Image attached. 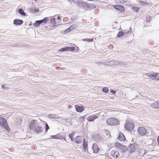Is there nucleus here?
<instances>
[{
    "label": "nucleus",
    "instance_id": "f257e3e1",
    "mask_svg": "<svg viewBox=\"0 0 159 159\" xmlns=\"http://www.w3.org/2000/svg\"><path fill=\"white\" fill-rule=\"evenodd\" d=\"M106 122L108 125L111 126L117 125H119L120 123V122L118 120L114 117L108 118Z\"/></svg>",
    "mask_w": 159,
    "mask_h": 159
},
{
    "label": "nucleus",
    "instance_id": "f03ea898",
    "mask_svg": "<svg viewBox=\"0 0 159 159\" xmlns=\"http://www.w3.org/2000/svg\"><path fill=\"white\" fill-rule=\"evenodd\" d=\"M129 30H122L119 31L117 34V37L119 38L124 37L126 36L128 34L130 33L131 29L130 28Z\"/></svg>",
    "mask_w": 159,
    "mask_h": 159
},
{
    "label": "nucleus",
    "instance_id": "7ed1b4c3",
    "mask_svg": "<svg viewBox=\"0 0 159 159\" xmlns=\"http://www.w3.org/2000/svg\"><path fill=\"white\" fill-rule=\"evenodd\" d=\"M39 124L36 120H32L30 122L29 128L30 129L33 131L35 128L38 127Z\"/></svg>",
    "mask_w": 159,
    "mask_h": 159
},
{
    "label": "nucleus",
    "instance_id": "20e7f679",
    "mask_svg": "<svg viewBox=\"0 0 159 159\" xmlns=\"http://www.w3.org/2000/svg\"><path fill=\"white\" fill-rule=\"evenodd\" d=\"M0 126L4 128L5 129H8V126L6 120L2 117H0Z\"/></svg>",
    "mask_w": 159,
    "mask_h": 159
},
{
    "label": "nucleus",
    "instance_id": "39448f33",
    "mask_svg": "<svg viewBox=\"0 0 159 159\" xmlns=\"http://www.w3.org/2000/svg\"><path fill=\"white\" fill-rule=\"evenodd\" d=\"M115 145L117 148L118 149L120 150L122 153L125 152L127 149L125 146L122 145L119 143H116Z\"/></svg>",
    "mask_w": 159,
    "mask_h": 159
},
{
    "label": "nucleus",
    "instance_id": "423d86ee",
    "mask_svg": "<svg viewBox=\"0 0 159 159\" xmlns=\"http://www.w3.org/2000/svg\"><path fill=\"white\" fill-rule=\"evenodd\" d=\"M145 75L148 76L152 78V80H159V73H146Z\"/></svg>",
    "mask_w": 159,
    "mask_h": 159
},
{
    "label": "nucleus",
    "instance_id": "0eeeda50",
    "mask_svg": "<svg viewBox=\"0 0 159 159\" xmlns=\"http://www.w3.org/2000/svg\"><path fill=\"white\" fill-rule=\"evenodd\" d=\"M134 127V125L132 122H127L125 127L128 131L132 130Z\"/></svg>",
    "mask_w": 159,
    "mask_h": 159
},
{
    "label": "nucleus",
    "instance_id": "6e6552de",
    "mask_svg": "<svg viewBox=\"0 0 159 159\" xmlns=\"http://www.w3.org/2000/svg\"><path fill=\"white\" fill-rule=\"evenodd\" d=\"M138 131L141 135H145L147 134L146 129L143 127H139Z\"/></svg>",
    "mask_w": 159,
    "mask_h": 159
},
{
    "label": "nucleus",
    "instance_id": "1a4fd4ad",
    "mask_svg": "<svg viewBox=\"0 0 159 159\" xmlns=\"http://www.w3.org/2000/svg\"><path fill=\"white\" fill-rule=\"evenodd\" d=\"M92 137L93 140L97 142H100L102 140V138L98 134H94Z\"/></svg>",
    "mask_w": 159,
    "mask_h": 159
},
{
    "label": "nucleus",
    "instance_id": "9d476101",
    "mask_svg": "<svg viewBox=\"0 0 159 159\" xmlns=\"http://www.w3.org/2000/svg\"><path fill=\"white\" fill-rule=\"evenodd\" d=\"M110 156L114 158H116L120 156V154L117 151H112L110 153Z\"/></svg>",
    "mask_w": 159,
    "mask_h": 159
},
{
    "label": "nucleus",
    "instance_id": "9b49d317",
    "mask_svg": "<svg viewBox=\"0 0 159 159\" xmlns=\"http://www.w3.org/2000/svg\"><path fill=\"white\" fill-rule=\"evenodd\" d=\"M92 149L94 153H97L99 150V149L98 145L96 143H93L92 147Z\"/></svg>",
    "mask_w": 159,
    "mask_h": 159
},
{
    "label": "nucleus",
    "instance_id": "f8f14e48",
    "mask_svg": "<svg viewBox=\"0 0 159 159\" xmlns=\"http://www.w3.org/2000/svg\"><path fill=\"white\" fill-rule=\"evenodd\" d=\"M114 8L117 10H119L121 11H124L125 10L124 7L121 5H111Z\"/></svg>",
    "mask_w": 159,
    "mask_h": 159
},
{
    "label": "nucleus",
    "instance_id": "ddd939ff",
    "mask_svg": "<svg viewBox=\"0 0 159 159\" xmlns=\"http://www.w3.org/2000/svg\"><path fill=\"white\" fill-rule=\"evenodd\" d=\"M77 6L83 8H85L87 5V2H83V1H78L77 2Z\"/></svg>",
    "mask_w": 159,
    "mask_h": 159
},
{
    "label": "nucleus",
    "instance_id": "4468645a",
    "mask_svg": "<svg viewBox=\"0 0 159 159\" xmlns=\"http://www.w3.org/2000/svg\"><path fill=\"white\" fill-rule=\"evenodd\" d=\"M23 23V21L22 20L18 19H16L13 21V24L17 25H21Z\"/></svg>",
    "mask_w": 159,
    "mask_h": 159
},
{
    "label": "nucleus",
    "instance_id": "2eb2a0df",
    "mask_svg": "<svg viewBox=\"0 0 159 159\" xmlns=\"http://www.w3.org/2000/svg\"><path fill=\"white\" fill-rule=\"evenodd\" d=\"M43 129L38 125V127H37L33 131L36 133H41L43 131Z\"/></svg>",
    "mask_w": 159,
    "mask_h": 159
},
{
    "label": "nucleus",
    "instance_id": "dca6fc26",
    "mask_svg": "<svg viewBox=\"0 0 159 159\" xmlns=\"http://www.w3.org/2000/svg\"><path fill=\"white\" fill-rule=\"evenodd\" d=\"M98 118V116L96 115H91L89 116L87 119L89 121H92Z\"/></svg>",
    "mask_w": 159,
    "mask_h": 159
},
{
    "label": "nucleus",
    "instance_id": "f3484780",
    "mask_svg": "<svg viewBox=\"0 0 159 159\" xmlns=\"http://www.w3.org/2000/svg\"><path fill=\"white\" fill-rule=\"evenodd\" d=\"M151 106L156 109H159V101L151 104Z\"/></svg>",
    "mask_w": 159,
    "mask_h": 159
},
{
    "label": "nucleus",
    "instance_id": "a211bd4d",
    "mask_svg": "<svg viewBox=\"0 0 159 159\" xmlns=\"http://www.w3.org/2000/svg\"><path fill=\"white\" fill-rule=\"evenodd\" d=\"M118 139L120 141H124L125 139V138L124 135L120 133L119 135Z\"/></svg>",
    "mask_w": 159,
    "mask_h": 159
},
{
    "label": "nucleus",
    "instance_id": "6ab92c4d",
    "mask_svg": "<svg viewBox=\"0 0 159 159\" xmlns=\"http://www.w3.org/2000/svg\"><path fill=\"white\" fill-rule=\"evenodd\" d=\"M75 108L77 111L81 112L83 111L84 108L82 106H75Z\"/></svg>",
    "mask_w": 159,
    "mask_h": 159
},
{
    "label": "nucleus",
    "instance_id": "aec40b11",
    "mask_svg": "<svg viewBox=\"0 0 159 159\" xmlns=\"http://www.w3.org/2000/svg\"><path fill=\"white\" fill-rule=\"evenodd\" d=\"M48 117L49 118L54 119V118L56 119H60L61 118L60 117L58 116L57 115H54V114H49L48 115Z\"/></svg>",
    "mask_w": 159,
    "mask_h": 159
},
{
    "label": "nucleus",
    "instance_id": "412c9836",
    "mask_svg": "<svg viewBox=\"0 0 159 159\" xmlns=\"http://www.w3.org/2000/svg\"><path fill=\"white\" fill-rule=\"evenodd\" d=\"M75 142L77 144L80 143L82 142V139L80 136H77L75 139Z\"/></svg>",
    "mask_w": 159,
    "mask_h": 159
},
{
    "label": "nucleus",
    "instance_id": "4be33fe9",
    "mask_svg": "<svg viewBox=\"0 0 159 159\" xmlns=\"http://www.w3.org/2000/svg\"><path fill=\"white\" fill-rule=\"evenodd\" d=\"M30 12L36 13L38 12L39 11V9L38 8H36L34 7L30 8Z\"/></svg>",
    "mask_w": 159,
    "mask_h": 159
},
{
    "label": "nucleus",
    "instance_id": "5701e85b",
    "mask_svg": "<svg viewBox=\"0 0 159 159\" xmlns=\"http://www.w3.org/2000/svg\"><path fill=\"white\" fill-rule=\"evenodd\" d=\"M88 8L90 9H94L96 8V6L94 5H93L91 4L88 3L87 2L86 6Z\"/></svg>",
    "mask_w": 159,
    "mask_h": 159
},
{
    "label": "nucleus",
    "instance_id": "b1692460",
    "mask_svg": "<svg viewBox=\"0 0 159 159\" xmlns=\"http://www.w3.org/2000/svg\"><path fill=\"white\" fill-rule=\"evenodd\" d=\"M77 25L76 24H74L70 26L69 28V31H71L73 30L76 29H77Z\"/></svg>",
    "mask_w": 159,
    "mask_h": 159
},
{
    "label": "nucleus",
    "instance_id": "393cba45",
    "mask_svg": "<svg viewBox=\"0 0 159 159\" xmlns=\"http://www.w3.org/2000/svg\"><path fill=\"white\" fill-rule=\"evenodd\" d=\"M51 138H52V139H63V137H60V136L59 135H51Z\"/></svg>",
    "mask_w": 159,
    "mask_h": 159
},
{
    "label": "nucleus",
    "instance_id": "a878e982",
    "mask_svg": "<svg viewBox=\"0 0 159 159\" xmlns=\"http://www.w3.org/2000/svg\"><path fill=\"white\" fill-rule=\"evenodd\" d=\"M18 13L22 16H25L26 15L24 11V10L22 8H20L18 10Z\"/></svg>",
    "mask_w": 159,
    "mask_h": 159
},
{
    "label": "nucleus",
    "instance_id": "bb28decb",
    "mask_svg": "<svg viewBox=\"0 0 159 159\" xmlns=\"http://www.w3.org/2000/svg\"><path fill=\"white\" fill-rule=\"evenodd\" d=\"M41 24L40 20H36L35 22L33 24V26L34 27H37Z\"/></svg>",
    "mask_w": 159,
    "mask_h": 159
},
{
    "label": "nucleus",
    "instance_id": "cd10ccee",
    "mask_svg": "<svg viewBox=\"0 0 159 159\" xmlns=\"http://www.w3.org/2000/svg\"><path fill=\"white\" fill-rule=\"evenodd\" d=\"M48 17H45L43 19L40 20L41 24L42 23H46L48 21L49 19Z\"/></svg>",
    "mask_w": 159,
    "mask_h": 159
},
{
    "label": "nucleus",
    "instance_id": "c85d7f7f",
    "mask_svg": "<svg viewBox=\"0 0 159 159\" xmlns=\"http://www.w3.org/2000/svg\"><path fill=\"white\" fill-rule=\"evenodd\" d=\"M139 4L141 5V6H148L149 4L148 3H146V2L140 1L139 0Z\"/></svg>",
    "mask_w": 159,
    "mask_h": 159
},
{
    "label": "nucleus",
    "instance_id": "c756f323",
    "mask_svg": "<svg viewBox=\"0 0 159 159\" xmlns=\"http://www.w3.org/2000/svg\"><path fill=\"white\" fill-rule=\"evenodd\" d=\"M87 146L88 144L87 142H86L85 141V139H84L83 147L85 151L86 150V149L87 148Z\"/></svg>",
    "mask_w": 159,
    "mask_h": 159
},
{
    "label": "nucleus",
    "instance_id": "7c9ffc66",
    "mask_svg": "<svg viewBox=\"0 0 159 159\" xmlns=\"http://www.w3.org/2000/svg\"><path fill=\"white\" fill-rule=\"evenodd\" d=\"M50 23L52 25H54L56 24L55 18L51 19L50 20Z\"/></svg>",
    "mask_w": 159,
    "mask_h": 159
},
{
    "label": "nucleus",
    "instance_id": "2f4dec72",
    "mask_svg": "<svg viewBox=\"0 0 159 159\" xmlns=\"http://www.w3.org/2000/svg\"><path fill=\"white\" fill-rule=\"evenodd\" d=\"M68 47H65L59 50V51L64 52L66 51H67Z\"/></svg>",
    "mask_w": 159,
    "mask_h": 159
},
{
    "label": "nucleus",
    "instance_id": "473e14b6",
    "mask_svg": "<svg viewBox=\"0 0 159 159\" xmlns=\"http://www.w3.org/2000/svg\"><path fill=\"white\" fill-rule=\"evenodd\" d=\"M146 20L147 22H149L151 20V17L148 16L146 17Z\"/></svg>",
    "mask_w": 159,
    "mask_h": 159
},
{
    "label": "nucleus",
    "instance_id": "72a5a7b5",
    "mask_svg": "<svg viewBox=\"0 0 159 159\" xmlns=\"http://www.w3.org/2000/svg\"><path fill=\"white\" fill-rule=\"evenodd\" d=\"M67 51H73L74 50L75 48L74 47H68Z\"/></svg>",
    "mask_w": 159,
    "mask_h": 159
},
{
    "label": "nucleus",
    "instance_id": "f704fd0d",
    "mask_svg": "<svg viewBox=\"0 0 159 159\" xmlns=\"http://www.w3.org/2000/svg\"><path fill=\"white\" fill-rule=\"evenodd\" d=\"M109 89L108 88L106 87H104L102 89V91L103 92L107 93L108 92Z\"/></svg>",
    "mask_w": 159,
    "mask_h": 159
},
{
    "label": "nucleus",
    "instance_id": "c9c22d12",
    "mask_svg": "<svg viewBox=\"0 0 159 159\" xmlns=\"http://www.w3.org/2000/svg\"><path fill=\"white\" fill-rule=\"evenodd\" d=\"M83 40L86 41L87 42H91L93 41V39H83Z\"/></svg>",
    "mask_w": 159,
    "mask_h": 159
},
{
    "label": "nucleus",
    "instance_id": "e433bc0d",
    "mask_svg": "<svg viewBox=\"0 0 159 159\" xmlns=\"http://www.w3.org/2000/svg\"><path fill=\"white\" fill-rule=\"evenodd\" d=\"M132 9L134 11H137L139 10V8L137 7H132Z\"/></svg>",
    "mask_w": 159,
    "mask_h": 159
},
{
    "label": "nucleus",
    "instance_id": "4c0bfd02",
    "mask_svg": "<svg viewBox=\"0 0 159 159\" xmlns=\"http://www.w3.org/2000/svg\"><path fill=\"white\" fill-rule=\"evenodd\" d=\"M120 4H124L127 3L128 2V0H120Z\"/></svg>",
    "mask_w": 159,
    "mask_h": 159
},
{
    "label": "nucleus",
    "instance_id": "58836bf2",
    "mask_svg": "<svg viewBox=\"0 0 159 159\" xmlns=\"http://www.w3.org/2000/svg\"><path fill=\"white\" fill-rule=\"evenodd\" d=\"M49 127L48 125V124L46 123V125H45V130L46 132H47L48 130L49 129Z\"/></svg>",
    "mask_w": 159,
    "mask_h": 159
},
{
    "label": "nucleus",
    "instance_id": "ea45409f",
    "mask_svg": "<svg viewBox=\"0 0 159 159\" xmlns=\"http://www.w3.org/2000/svg\"><path fill=\"white\" fill-rule=\"evenodd\" d=\"M74 135V133H72L69 134V137L70 139H72V138H73Z\"/></svg>",
    "mask_w": 159,
    "mask_h": 159
},
{
    "label": "nucleus",
    "instance_id": "a19ab883",
    "mask_svg": "<svg viewBox=\"0 0 159 159\" xmlns=\"http://www.w3.org/2000/svg\"><path fill=\"white\" fill-rule=\"evenodd\" d=\"M2 88L3 89H8V87L4 85H2Z\"/></svg>",
    "mask_w": 159,
    "mask_h": 159
},
{
    "label": "nucleus",
    "instance_id": "79ce46f5",
    "mask_svg": "<svg viewBox=\"0 0 159 159\" xmlns=\"http://www.w3.org/2000/svg\"><path fill=\"white\" fill-rule=\"evenodd\" d=\"M110 92L113 94H114L116 93V91L112 89H111L110 90Z\"/></svg>",
    "mask_w": 159,
    "mask_h": 159
},
{
    "label": "nucleus",
    "instance_id": "37998d69",
    "mask_svg": "<svg viewBox=\"0 0 159 159\" xmlns=\"http://www.w3.org/2000/svg\"><path fill=\"white\" fill-rule=\"evenodd\" d=\"M115 1L116 3L120 4V0H115Z\"/></svg>",
    "mask_w": 159,
    "mask_h": 159
},
{
    "label": "nucleus",
    "instance_id": "c03bdc74",
    "mask_svg": "<svg viewBox=\"0 0 159 159\" xmlns=\"http://www.w3.org/2000/svg\"><path fill=\"white\" fill-rule=\"evenodd\" d=\"M131 150H132L131 151V153H132L133 152H134V150H135V148H134V147H133V149H132V148L131 147Z\"/></svg>",
    "mask_w": 159,
    "mask_h": 159
},
{
    "label": "nucleus",
    "instance_id": "a18cd8bd",
    "mask_svg": "<svg viewBox=\"0 0 159 159\" xmlns=\"http://www.w3.org/2000/svg\"><path fill=\"white\" fill-rule=\"evenodd\" d=\"M84 118V116H81L80 117V120H82Z\"/></svg>",
    "mask_w": 159,
    "mask_h": 159
},
{
    "label": "nucleus",
    "instance_id": "49530a36",
    "mask_svg": "<svg viewBox=\"0 0 159 159\" xmlns=\"http://www.w3.org/2000/svg\"><path fill=\"white\" fill-rule=\"evenodd\" d=\"M72 108V106L70 105H69L68 106V108L69 109H71Z\"/></svg>",
    "mask_w": 159,
    "mask_h": 159
},
{
    "label": "nucleus",
    "instance_id": "de8ad7c7",
    "mask_svg": "<svg viewBox=\"0 0 159 159\" xmlns=\"http://www.w3.org/2000/svg\"><path fill=\"white\" fill-rule=\"evenodd\" d=\"M157 141L158 142V143L159 144V137H158V138H157Z\"/></svg>",
    "mask_w": 159,
    "mask_h": 159
},
{
    "label": "nucleus",
    "instance_id": "09e8293b",
    "mask_svg": "<svg viewBox=\"0 0 159 159\" xmlns=\"http://www.w3.org/2000/svg\"><path fill=\"white\" fill-rule=\"evenodd\" d=\"M57 19L58 20H60L61 19V17L59 16H58Z\"/></svg>",
    "mask_w": 159,
    "mask_h": 159
},
{
    "label": "nucleus",
    "instance_id": "8fccbe9b",
    "mask_svg": "<svg viewBox=\"0 0 159 159\" xmlns=\"http://www.w3.org/2000/svg\"><path fill=\"white\" fill-rule=\"evenodd\" d=\"M70 1L71 2H75V1L74 0H70Z\"/></svg>",
    "mask_w": 159,
    "mask_h": 159
},
{
    "label": "nucleus",
    "instance_id": "3c124183",
    "mask_svg": "<svg viewBox=\"0 0 159 159\" xmlns=\"http://www.w3.org/2000/svg\"><path fill=\"white\" fill-rule=\"evenodd\" d=\"M66 31H67V32L70 31H69V28L67 29L66 30Z\"/></svg>",
    "mask_w": 159,
    "mask_h": 159
},
{
    "label": "nucleus",
    "instance_id": "603ef678",
    "mask_svg": "<svg viewBox=\"0 0 159 159\" xmlns=\"http://www.w3.org/2000/svg\"><path fill=\"white\" fill-rule=\"evenodd\" d=\"M71 139V140L72 141H73V138H72V139Z\"/></svg>",
    "mask_w": 159,
    "mask_h": 159
},
{
    "label": "nucleus",
    "instance_id": "864d4df0",
    "mask_svg": "<svg viewBox=\"0 0 159 159\" xmlns=\"http://www.w3.org/2000/svg\"><path fill=\"white\" fill-rule=\"evenodd\" d=\"M68 1H69V2H70V3H71V1H70V0H67Z\"/></svg>",
    "mask_w": 159,
    "mask_h": 159
},
{
    "label": "nucleus",
    "instance_id": "5fc2aeb1",
    "mask_svg": "<svg viewBox=\"0 0 159 159\" xmlns=\"http://www.w3.org/2000/svg\"><path fill=\"white\" fill-rule=\"evenodd\" d=\"M34 1H35V2H36L37 1V0H34Z\"/></svg>",
    "mask_w": 159,
    "mask_h": 159
},
{
    "label": "nucleus",
    "instance_id": "6e6d98bb",
    "mask_svg": "<svg viewBox=\"0 0 159 159\" xmlns=\"http://www.w3.org/2000/svg\"><path fill=\"white\" fill-rule=\"evenodd\" d=\"M64 140H65V141H66V139H65V138H64Z\"/></svg>",
    "mask_w": 159,
    "mask_h": 159
}]
</instances>
